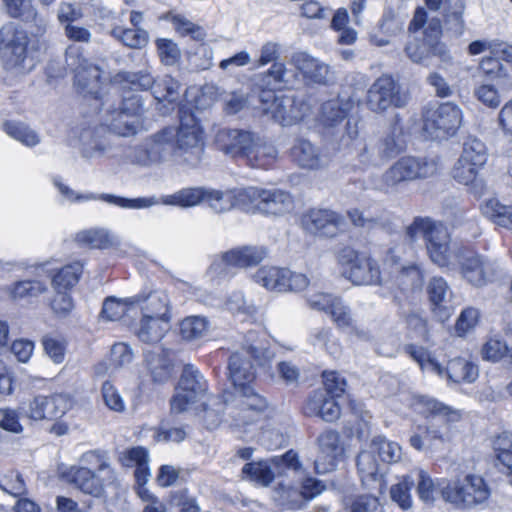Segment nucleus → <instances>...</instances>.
Masks as SVG:
<instances>
[{
    "label": "nucleus",
    "instance_id": "nucleus-1",
    "mask_svg": "<svg viewBox=\"0 0 512 512\" xmlns=\"http://www.w3.org/2000/svg\"><path fill=\"white\" fill-rule=\"evenodd\" d=\"M228 371L233 392L223 393V413L226 420L239 428L260 421L269 403L251 384L255 379V369L251 360L244 357L242 350L237 351L229 358Z\"/></svg>",
    "mask_w": 512,
    "mask_h": 512
},
{
    "label": "nucleus",
    "instance_id": "nucleus-2",
    "mask_svg": "<svg viewBox=\"0 0 512 512\" xmlns=\"http://www.w3.org/2000/svg\"><path fill=\"white\" fill-rule=\"evenodd\" d=\"M415 410L431 419L426 428L425 436L412 435L409 439L410 445L416 450L424 449V440L431 445L437 442L444 443L451 437V424L460 419L458 411L428 396H417L414 399Z\"/></svg>",
    "mask_w": 512,
    "mask_h": 512
},
{
    "label": "nucleus",
    "instance_id": "nucleus-3",
    "mask_svg": "<svg viewBox=\"0 0 512 512\" xmlns=\"http://www.w3.org/2000/svg\"><path fill=\"white\" fill-rule=\"evenodd\" d=\"M437 163L426 157L403 156L386 169L374 183L376 190L394 194L406 183L434 175Z\"/></svg>",
    "mask_w": 512,
    "mask_h": 512
},
{
    "label": "nucleus",
    "instance_id": "nucleus-4",
    "mask_svg": "<svg viewBox=\"0 0 512 512\" xmlns=\"http://www.w3.org/2000/svg\"><path fill=\"white\" fill-rule=\"evenodd\" d=\"M442 26L439 19H431L424 28L423 37H415L405 46L406 56L413 62L424 67L433 65V59L437 58L440 67H445L451 62V55L447 46L440 41Z\"/></svg>",
    "mask_w": 512,
    "mask_h": 512
},
{
    "label": "nucleus",
    "instance_id": "nucleus-5",
    "mask_svg": "<svg viewBox=\"0 0 512 512\" xmlns=\"http://www.w3.org/2000/svg\"><path fill=\"white\" fill-rule=\"evenodd\" d=\"M175 158L180 163L191 167L197 166L204 152V136L196 117L184 109H180V125L175 128Z\"/></svg>",
    "mask_w": 512,
    "mask_h": 512
},
{
    "label": "nucleus",
    "instance_id": "nucleus-6",
    "mask_svg": "<svg viewBox=\"0 0 512 512\" xmlns=\"http://www.w3.org/2000/svg\"><path fill=\"white\" fill-rule=\"evenodd\" d=\"M454 260L461 277L474 287L486 286L497 275L498 264L496 261L467 246L459 245L455 249Z\"/></svg>",
    "mask_w": 512,
    "mask_h": 512
},
{
    "label": "nucleus",
    "instance_id": "nucleus-7",
    "mask_svg": "<svg viewBox=\"0 0 512 512\" xmlns=\"http://www.w3.org/2000/svg\"><path fill=\"white\" fill-rule=\"evenodd\" d=\"M490 494L485 480L474 474H468L463 480L441 488L443 500L461 509H472L486 503Z\"/></svg>",
    "mask_w": 512,
    "mask_h": 512
},
{
    "label": "nucleus",
    "instance_id": "nucleus-8",
    "mask_svg": "<svg viewBox=\"0 0 512 512\" xmlns=\"http://www.w3.org/2000/svg\"><path fill=\"white\" fill-rule=\"evenodd\" d=\"M462 111L452 102L429 106L423 113V130L432 140L453 136L461 125Z\"/></svg>",
    "mask_w": 512,
    "mask_h": 512
},
{
    "label": "nucleus",
    "instance_id": "nucleus-9",
    "mask_svg": "<svg viewBox=\"0 0 512 512\" xmlns=\"http://www.w3.org/2000/svg\"><path fill=\"white\" fill-rule=\"evenodd\" d=\"M208 391V384L203 374L192 364H185L170 400L173 413H183L192 405L203 400Z\"/></svg>",
    "mask_w": 512,
    "mask_h": 512
},
{
    "label": "nucleus",
    "instance_id": "nucleus-10",
    "mask_svg": "<svg viewBox=\"0 0 512 512\" xmlns=\"http://www.w3.org/2000/svg\"><path fill=\"white\" fill-rule=\"evenodd\" d=\"M339 262L347 266L344 275L352 284L357 286L381 285L380 266L374 258L346 247L339 253Z\"/></svg>",
    "mask_w": 512,
    "mask_h": 512
},
{
    "label": "nucleus",
    "instance_id": "nucleus-11",
    "mask_svg": "<svg viewBox=\"0 0 512 512\" xmlns=\"http://www.w3.org/2000/svg\"><path fill=\"white\" fill-rule=\"evenodd\" d=\"M28 42L26 31L18 28L14 23H8L1 28V53L7 70L25 73L31 69V66L26 67L25 65Z\"/></svg>",
    "mask_w": 512,
    "mask_h": 512
},
{
    "label": "nucleus",
    "instance_id": "nucleus-12",
    "mask_svg": "<svg viewBox=\"0 0 512 512\" xmlns=\"http://www.w3.org/2000/svg\"><path fill=\"white\" fill-rule=\"evenodd\" d=\"M365 104L371 112L383 114L390 108L404 107L407 98L401 93L398 82L391 75L383 74L368 88Z\"/></svg>",
    "mask_w": 512,
    "mask_h": 512
},
{
    "label": "nucleus",
    "instance_id": "nucleus-13",
    "mask_svg": "<svg viewBox=\"0 0 512 512\" xmlns=\"http://www.w3.org/2000/svg\"><path fill=\"white\" fill-rule=\"evenodd\" d=\"M246 199V211H259L264 214L280 215L292 208L291 195L280 189H262L254 186L242 188L240 194Z\"/></svg>",
    "mask_w": 512,
    "mask_h": 512
},
{
    "label": "nucleus",
    "instance_id": "nucleus-14",
    "mask_svg": "<svg viewBox=\"0 0 512 512\" xmlns=\"http://www.w3.org/2000/svg\"><path fill=\"white\" fill-rule=\"evenodd\" d=\"M260 101L267 104L264 110L282 126H290L306 117L310 107L303 101H297L290 96H276L275 92L261 91Z\"/></svg>",
    "mask_w": 512,
    "mask_h": 512
},
{
    "label": "nucleus",
    "instance_id": "nucleus-15",
    "mask_svg": "<svg viewBox=\"0 0 512 512\" xmlns=\"http://www.w3.org/2000/svg\"><path fill=\"white\" fill-rule=\"evenodd\" d=\"M67 65L74 71V83L80 93L97 98L101 86V69L78 53V48L66 50Z\"/></svg>",
    "mask_w": 512,
    "mask_h": 512
},
{
    "label": "nucleus",
    "instance_id": "nucleus-16",
    "mask_svg": "<svg viewBox=\"0 0 512 512\" xmlns=\"http://www.w3.org/2000/svg\"><path fill=\"white\" fill-rule=\"evenodd\" d=\"M253 279L267 290L276 292H297L309 285V280L302 273H295L286 268L262 266Z\"/></svg>",
    "mask_w": 512,
    "mask_h": 512
},
{
    "label": "nucleus",
    "instance_id": "nucleus-17",
    "mask_svg": "<svg viewBox=\"0 0 512 512\" xmlns=\"http://www.w3.org/2000/svg\"><path fill=\"white\" fill-rule=\"evenodd\" d=\"M72 407V399L64 393L51 396L38 395L20 405L22 416L32 420H54L61 418Z\"/></svg>",
    "mask_w": 512,
    "mask_h": 512
},
{
    "label": "nucleus",
    "instance_id": "nucleus-18",
    "mask_svg": "<svg viewBox=\"0 0 512 512\" xmlns=\"http://www.w3.org/2000/svg\"><path fill=\"white\" fill-rule=\"evenodd\" d=\"M429 258L439 267H449L454 258V251L458 246L451 248V235L448 228L442 223L433 222L425 238Z\"/></svg>",
    "mask_w": 512,
    "mask_h": 512
},
{
    "label": "nucleus",
    "instance_id": "nucleus-19",
    "mask_svg": "<svg viewBox=\"0 0 512 512\" xmlns=\"http://www.w3.org/2000/svg\"><path fill=\"white\" fill-rule=\"evenodd\" d=\"M303 228L314 235L333 237L344 226V218L330 209H311L302 216Z\"/></svg>",
    "mask_w": 512,
    "mask_h": 512
},
{
    "label": "nucleus",
    "instance_id": "nucleus-20",
    "mask_svg": "<svg viewBox=\"0 0 512 512\" xmlns=\"http://www.w3.org/2000/svg\"><path fill=\"white\" fill-rule=\"evenodd\" d=\"M268 256V249L265 246H241L221 255L219 261L215 260L211 264V269L217 273H222V265L238 268L256 266Z\"/></svg>",
    "mask_w": 512,
    "mask_h": 512
},
{
    "label": "nucleus",
    "instance_id": "nucleus-21",
    "mask_svg": "<svg viewBox=\"0 0 512 512\" xmlns=\"http://www.w3.org/2000/svg\"><path fill=\"white\" fill-rule=\"evenodd\" d=\"M256 137L257 134L251 131L223 128L217 132L215 143L226 155L246 159Z\"/></svg>",
    "mask_w": 512,
    "mask_h": 512
},
{
    "label": "nucleus",
    "instance_id": "nucleus-22",
    "mask_svg": "<svg viewBox=\"0 0 512 512\" xmlns=\"http://www.w3.org/2000/svg\"><path fill=\"white\" fill-rule=\"evenodd\" d=\"M339 443V434L335 431L327 430L319 435V454L314 462L317 474H326L336 468L337 458L342 452Z\"/></svg>",
    "mask_w": 512,
    "mask_h": 512
},
{
    "label": "nucleus",
    "instance_id": "nucleus-23",
    "mask_svg": "<svg viewBox=\"0 0 512 512\" xmlns=\"http://www.w3.org/2000/svg\"><path fill=\"white\" fill-rule=\"evenodd\" d=\"M144 362L154 383L164 384L171 379L174 364L169 350L159 346L145 350Z\"/></svg>",
    "mask_w": 512,
    "mask_h": 512
},
{
    "label": "nucleus",
    "instance_id": "nucleus-24",
    "mask_svg": "<svg viewBox=\"0 0 512 512\" xmlns=\"http://www.w3.org/2000/svg\"><path fill=\"white\" fill-rule=\"evenodd\" d=\"M291 64L300 71L305 78L317 84H328L332 81L329 65L310 56L305 52H297L291 56Z\"/></svg>",
    "mask_w": 512,
    "mask_h": 512
},
{
    "label": "nucleus",
    "instance_id": "nucleus-25",
    "mask_svg": "<svg viewBox=\"0 0 512 512\" xmlns=\"http://www.w3.org/2000/svg\"><path fill=\"white\" fill-rule=\"evenodd\" d=\"M242 188L238 190L220 191L207 188L204 202L215 213H225L233 208L247 209L246 199H241Z\"/></svg>",
    "mask_w": 512,
    "mask_h": 512
},
{
    "label": "nucleus",
    "instance_id": "nucleus-26",
    "mask_svg": "<svg viewBox=\"0 0 512 512\" xmlns=\"http://www.w3.org/2000/svg\"><path fill=\"white\" fill-rule=\"evenodd\" d=\"M403 126L398 116L391 123L386 134L375 145L379 158L384 161L395 157L405 149Z\"/></svg>",
    "mask_w": 512,
    "mask_h": 512
},
{
    "label": "nucleus",
    "instance_id": "nucleus-27",
    "mask_svg": "<svg viewBox=\"0 0 512 512\" xmlns=\"http://www.w3.org/2000/svg\"><path fill=\"white\" fill-rule=\"evenodd\" d=\"M291 156L304 169L317 170L325 165L320 149L305 139L296 140L291 148Z\"/></svg>",
    "mask_w": 512,
    "mask_h": 512
},
{
    "label": "nucleus",
    "instance_id": "nucleus-28",
    "mask_svg": "<svg viewBox=\"0 0 512 512\" xmlns=\"http://www.w3.org/2000/svg\"><path fill=\"white\" fill-rule=\"evenodd\" d=\"M305 413L310 416H319L326 422H333L340 416V407L335 397L328 396L323 391H316L309 398Z\"/></svg>",
    "mask_w": 512,
    "mask_h": 512
},
{
    "label": "nucleus",
    "instance_id": "nucleus-29",
    "mask_svg": "<svg viewBox=\"0 0 512 512\" xmlns=\"http://www.w3.org/2000/svg\"><path fill=\"white\" fill-rule=\"evenodd\" d=\"M69 477L70 481L85 494L100 497L104 493L103 480L88 467H72Z\"/></svg>",
    "mask_w": 512,
    "mask_h": 512
},
{
    "label": "nucleus",
    "instance_id": "nucleus-30",
    "mask_svg": "<svg viewBox=\"0 0 512 512\" xmlns=\"http://www.w3.org/2000/svg\"><path fill=\"white\" fill-rule=\"evenodd\" d=\"M130 304H140L143 314H150L161 318H169V298L162 290L151 291L148 294H139L128 299Z\"/></svg>",
    "mask_w": 512,
    "mask_h": 512
},
{
    "label": "nucleus",
    "instance_id": "nucleus-31",
    "mask_svg": "<svg viewBox=\"0 0 512 512\" xmlns=\"http://www.w3.org/2000/svg\"><path fill=\"white\" fill-rule=\"evenodd\" d=\"M169 328V318L143 314L136 329V335L143 343L154 344L164 337Z\"/></svg>",
    "mask_w": 512,
    "mask_h": 512
},
{
    "label": "nucleus",
    "instance_id": "nucleus-32",
    "mask_svg": "<svg viewBox=\"0 0 512 512\" xmlns=\"http://www.w3.org/2000/svg\"><path fill=\"white\" fill-rule=\"evenodd\" d=\"M242 351L262 368H269L275 357L272 351L264 342L257 339V333L249 331L242 343Z\"/></svg>",
    "mask_w": 512,
    "mask_h": 512
},
{
    "label": "nucleus",
    "instance_id": "nucleus-33",
    "mask_svg": "<svg viewBox=\"0 0 512 512\" xmlns=\"http://www.w3.org/2000/svg\"><path fill=\"white\" fill-rule=\"evenodd\" d=\"M104 129L84 130L80 135L81 154L85 158L103 156L109 149L108 139L103 136Z\"/></svg>",
    "mask_w": 512,
    "mask_h": 512
},
{
    "label": "nucleus",
    "instance_id": "nucleus-34",
    "mask_svg": "<svg viewBox=\"0 0 512 512\" xmlns=\"http://www.w3.org/2000/svg\"><path fill=\"white\" fill-rule=\"evenodd\" d=\"M277 155L276 147L257 135L245 160L253 168L267 169L275 162Z\"/></svg>",
    "mask_w": 512,
    "mask_h": 512
},
{
    "label": "nucleus",
    "instance_id": "nucleus-35",
    "mask_svg": "<svg viewBox=\"0 0 512 512\" xmlns=\"http://www.w3.org/2000/svg\"><path fill=\"white\" fill-rule=\"evenodd\" d=\"M174 127H166L153 135L149 140L151 155L154 164L167 160L170 156L175 157Z\"/></svg>",
    "mask_w": 512,
    "mask_h": 512
},
{
    "label": "nucleus",
    "instance_id": "nucleus-36",
    "mask_svg": "<svg viewBox=\"0 0 512 512\" xmlns=\"http://www.w3.org/2000/svg\"><path fill=\"white\" fill-rule=\"evenodd\" d=\"M484 360L491 362H502L504 366L512 369V345L500 337H491L482 347Z\"/></svg>",
    "mask_w": 512,
    "mask_h": 512
},
{
    "label": "nucleus",
    "instance_id": "nucleus-37",
    "mask_svg": "<svg viewBox=\"0 0 512 512\" xmlns=\"http://www.w3.org/2000/svg\"><path fill=\"white\" fill-rule=\"evenodd\" d=\"M114 82L121 84L123 88H128L129 90L147 91L152 90V86L155 84V77L149 69H142L136 72L120 71L114 76Z\"/></svg>",
    "mask_w": 512,
    "mask_h": 512
},
{
    "label": "nucleus",
    "instance_id": "nucleus-38",
    "mask_svg": "<svg viewBox=\"0 0 512 512\" xmlns=\"http://www.w3.org/2000/svg\"><path fill=\"white\" fill-rule=\"evenodd\" d=\"M349 103L340 99H332L321 105L319 120L326 128H336L347 117Z\"/></svg>",
    "mask_w": 512,
    "mask_h": 512
},
{
    "label": "nucleus",
    "instance_id": "nucleus-39",
    "mask_svg": "<svg viewBox=\"0 0 512 512\" xmlns=\"http://www.w3.org/2000/svg\"><path fill=\"white\" fill-rule=\"evenodd\" d=\"M373 449L362 450L356 458V465L362 484L366 488H371L373 483L379 481L380 474L378 462L375 458Z\"/></svg>",
    "mask_w": 512,
    "mask_h": 512
},
{
    "label": "nucleus",
    "instance_id": "nucleus-40",
    "mask_svg": "<svg viewBox=\"0 0 512 512\" xmlns=\"http://www.w3.org/2000/svg\"><path fill=\"white\" fill-rule=\"evenodd\" d=\"M446 373L448 379L454 383H471L478 377V368L476 365L464 358H454L450 360L443 373Z\"/></svg>",
    "mask_w": 512,
    "mask_h": 512
},
{
    "label": "nucleus",
    "instance_id": "nucleus-41",
    "mask_svg": "<svg viewBox=\"0 0 512 512\" xmlns=\"http://www.w3.org/2000/svg\"><path fill=\"white\" fill-rule=\"evenodd\" d=\"M81 465L79 467H88L95 473L106 472V480L110 483L116 479L115 473L110 465L108 453L102 450H90L80 457Z\"/></svg>",
    "mask_w": 512,
    "mask_h": 512
},
{
    "label": "nucleus",
    "instance_id": "nucleus-42",
    "mask_svg": "<svg viewBox=\"0 0 512 512\" xmlns=\"http://www.w3.org/2000/svg\"><path fill=\"white\" fill-rule=\"evenodd\" d=\"M348 217L355 226L372 227L383 223L386 218V212L381 204L374 203L371 207L364 210L357 208L349 210Z\"/></svg>",
    "mask_w": 512,
    "mask_h": 512
},
{
    "label": "nucleus",
    "instance_id": "nucleus-43",
    "mask_svg": "<svg viewBox=\"0 0 512 512\" xmlns=\"http://www.w3.org/2000/svg\"><path fill=\"white\" fill-rule=\"evenodd\" d=\"M293 75V72L288 70L284 63L274 62L267 72L261 75L263 86L267 88L262 91L274 92L275 89L287 87Z\"/></svg>",
    "mask_w": 512,
    "mask_h": 512
},
{
    "label": "nucleus",
    "instance_id": "nucleus-44",
    "mask_svg": "<svg viewBox=\"0 0 512 512\" xmlns=\"http://www.w3.org/2000/svg\"><path fill=\"white\" fill-rule=\"evenodd\" d=\"M481 210L485 217L498 226L512 229V206L503 205L499 200L492 198L481 206Z\"/></svg>",
    "mask_w": 512,
    "mask_h": 512
},
{
    "label": "nucleus",
    "instance_id": "nucleus-45",
    "mask_svg": "<svg viewBox=\"0 0 512 512\" xmlns=\"http://www.w3.org/2000/svg\"><path fill=\"white\" fill-rule=\"evenodd\" d=\"M242 477L261 486H268L274 480V472L266 460L246 463L242 468Z\"/></svg>",
    "mask_w": 512,
    "mask_h": 512
},
{
    "label": "nucleus",
    "instance_id": "nucleus-46",
    "mask_svg": "<svg viewBox=\"0 0 512 512\" xmlns=\"http://www.w3.org/2000/svg\"><path fill=\"white\" fill-rule=\"evenodd\" d=\"M47 287L38 280H21L8 288L9 296L14 301L27 300L39 297L46 292Z\"/></svg>",
    "mask_w": 512,
    "mask_h": 512
},
{
    "label": "nucleus",
    "instance_id": "nucleus-47",
    "mask_svg": "<svg viewBox=\"0 0 512 512\" xmlns=\"http://www.w3.org/2000/svg\"><path fill=\"white\" fill-rule=\"evenodd\" d=\"M206 189L204 187L184 188L172 195L163 198V203L167 205H177L181 207L196 206L205 200Z\"/></svg>",
    "mask_w": 512,
    "mask_h": 512
},
{
    "label": "nucleus",
    "instance_id": "nucleus-48",
    "mask_svg": "<svg viewBox=\"0 0 512 512\" xmlns=\"http://www.w3.org/2000/svg\"><path fill=\"white\" fill-rule=\"evenodd\" d=\"M134 118L117 109L110 113L107 119V128L110 132L123 137L133 136L137 133L140 124Z\"/></svg>",
    "mask_w": 512,
    "mask_h": 512
},
{
    "label": "nucleus",
    "instance_id": "nucleus-49",
    "mask_svg": "<svg viewBox=\"0 0 512 512\" xmlns=\"http://www.w3.org/2000/svg\"><path fill=\"white\" fill-rule=\"evenodd\" d=\"M275 500L285 509H301L306 501L301 487L279 484L275 490Z\"/></svg>",
    "mask_w": 512,
    "mask_h": 512
},
{
    "label": "nucleus",
    "instance_id": "nucleus-50",
    "mask_svg": "<svg viewBox=\"0 0 512 512\" xmlns=\"http://www.w3.org/2000/svg\"><path fill=\"white\" fill-rule=\"evenodd\" d=\"M75 241L80 245L93 249H106L113 244L112 236L103 228L80 231L76 234Z\"/></svg>",
    "mask_w": 512,
    "mask_h": 512
},
{
    "label": "nucleus",
    "instance_id": "nucleus-51",
    "mask_svg": "<svg viewBox=\"0 0 512 512\" xmlns=\"http://www.w3.org/2000/svg\"><path fill=\"white\" fill-rule=\"evenodd\" d=\"M179 82L169 75H165L161 79L156 80L152 86V95L158 103L167 101L172 105L177 101L179 96Z\"/></svg>",
    "mask_w": 512,
    "mask_h": 512
},
{
    "label": "nucleus",
    "instance_id": "nucleus-52",
    "mask_svg": "<svg viewBox=\"0 0 512 512\" xmlns=\"http://www.w3.org/2000/svg\"><path fill=\"white\" fill-rule=\"evenodd\" d=\"M2 128L10 137L28 147H34L40 143L38 133L22 122L5 121Z\"/></svg>",
    "mask_w": 512,
    "mask_h": 512
},
{
    "label": "nucleus",
    "instance_id": "nucleus-53",
    "mask_svg": "<svg viewBox=\"0 0 512 512\" xmlns=\"http://www.w3.org/2000/svg\"><path fill=\"white\" fill-rule=\"evenodd\" d=\"M111 35L130 48L144 47L149 39V34L142 28H122L116 26L111 30Z\"/></svg>",
    "mask_w": 512,
    "mask_h": 512
},
{
    "label": "nucleus",
    "instance_id": "nucleus-54",
    "mask_svg": "<svg viewBox=\"0 0 512 512\" xmlns=\"http://www.w3.org/2000/svg\"><path fill=\"white\" fill-rule=\"evenodd\" d=\"M493 450L496 460L502 465V471L512 470V432L505 431L493 440Z\"/></svg>",
    "mask_w": 512,
    "mask_h": 512
},
{
    "label": "nucleus",
    "instance_id": "nucleus-55",
    "mask_svg": "<svg viewBox=\"0 0 512 512\" xmlns=\"http://www.w3.org/2000/svg\"><path fill=\"white\" fill-rule=\"evenodd\" d=\"M83 271V265L80 262L62 267L52 276V286L55 290H66L73 287L79 281Z\"/></svg>",
    "mask_w": 512,
    "mask_h": 512
},
{
    "label": "nucleus",
    "instance_id": "nucleus-56",
    "mask_svg": "<svg viewBox=\"0 0 512 512\" xmlns=\"http://www.w3.org/2000/svg\"><path fill=\"white\" fill-rule=\"evenodd\" d=\"M370 448L378 453L381 461L385 463H397L402 457L401 446L394 441H390L382 436L373 438Z\"/></svg>",
    "mask_w": 512,
    "mask_h": 512
},
{
    "label": "nucleus",
    "instance_id": "nucleus-57",
    "mask_svg": "<svg viewBox=\"0 0 512 512\" xmlns=\"http://www.w3.org/2000/svg\"><path fill=\"white\" fill-rule=\"evenodd\" d=\"M209 323L206 318L190 316L180 323V334L187 341L202 339L207 335Z\"/></svg>",
    "mask_w": 512,
    "mask_h": 512
},
{
    "label": "nucleus",
    "instance_id": "nucleus-58",
    "mask_svg": "<svg viewBox=\"0 0 512 512\" xmlns=\"http://www.w3.org/2000/svg\"><path fill=\"white\" fill-rule=\"evenodd\" d=\"M417 479V493L419 495V498L426 503L434 502L436 495H441V488L443 486H446L447 484H451L446 480H441L438 481L437 483H434L429 474L424 470L418 471Z\"/></svg>",
    "mask_w": 512,
    "mask_h": 512
},
{
    "label": "nucleus",
    "instance_id": "nucleus-59",
    "mask_svg": "<svg viewBox=\"0 0 512 512\" xmlns=\"http://www.w3.org/2000/svg\"><path fill=\"white\" fill-rule=\"evenodd\" d=\"M405 352L419 364L422 370L434 372L438 375L443 374V367L430 353L422 346L408 344L404 348Z\"/></svg>",
    "mask_w": 512,
    "mask_h": 512
},
{
    "label": "nucleus",
    "instance_id": "nucleus-60",
    "mask_svg": "<svg viewBox=\"0 0 512 512\" xmlns=\"http://www.w3.org/2000/svg\"><path fill=\"white\" fill-rule=\"evenodd\" d=\"M463 161H470L472 165L484 166L488 160L486 145L475 137H468L463 143V151L460 156Z\"/></svg>",
    "mask_w": 512,
    "mask_h": 512
},
{
    "label": "nucleus",
    "instance_id": "nucleus-61",
    "mask_svg": "<svg viewBox=\"0 0 512 512\" xmlns=\"http://www.w3.org/2000/svg\"><path fill=\"white\" fill-rule=\"evenodd\" d=\"M398 285L403 290H419L423 286L424 276L419 265L402 266L397 275Z\"/></svg>",
    "mask_w": 512,
    "mask_h": 512
},
{
    "label": "nucleus",
    "instance_id": "nucleus-62",
    "mask_svg": "<svg viewBox=\"0 0 512 512\" xmlns=\"http://www.w3.org/2000/svg\"><path fill=\"white\" fill-rule=\"evenodd\" d=\"M100 199L108 204L126 209H143L158 204L155 197L126 198L113 194H102Z\"/></svg>",
    "mask_w": 512,
    "mask_h": 512
},
{
    "label": "nucleus",
    "instance_id": "nucleus-63",
    "mask_svg": "<svg viewBox=\"0 0 512 512\" xmlns=\"http://www.w3.org/2000/svg\"><path fill=\"white\" fill-rule=\"evenodd\" d=\"M413 484V479L406 476L399 483L391 486L390 497L402 509H408L412 505L410 491Z\"/></svg>",
    "mask_w": 512,
    "mask_h": 512
},
{
    "label": "nucleus",
    "instance_id": "nucleus-64",
    "mask_svg": "<svg viewBox=\"0 0 512 512\" xmlns=\"http://www.w3.org/2000/svg\"><path fill=\"white\" fill-rule=\"evenodd\" d=\"M167 19L171 21L175 30L182 36L190 35L194 40H203V29L180 14L170 13Z\"/></svg>",
    "mask_w": 512,
    "mask_h": 512
}]
</instances>
